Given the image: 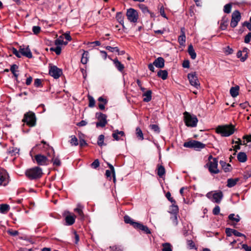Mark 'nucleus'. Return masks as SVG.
Here are the masks:
<instances>
[{
    "instance_id": "obj_25",
    "label": "nucleus",
    "mask_w": 251,
    "mask_h": 251,
    "mask_svg": "<svg viewBox=\"0 0 251 251\" xmlns=\"http://www.w3.org/2000/svg\"><path fill=\"white\" fill-rule=\"evenodd\" d=\"M152 92L151 90H148L143 94L144 97L143 101L144 102H149L151 100Z\"/></svg>"
},
{
    "instance_id": "obj_9",
    "label": "nucleus",
    "mask_w": 251,
    "mask_h": 251,
    "mask_svg": "<svg viewBox=\"0 0 251 251\" xmlns=\"http://www.w3.org/2000/svg\"><path fill=\"white\" fill-rule=\"evenodd\" d=\"M187 77L189 82L192 86H194L197 89L200 88V83L198 80L196 72L188 74Z\"/></svg>"
},
{
    "instance_id": "obj_24",
    "label": "nucleus",
    "mask_w": 251,
    "mask_h": 251,
    "mask_svg": "<svg viewBox=\"0 0 251 251\" xmlns=\"http://www.w3.org/2000/svg\"><path fill=\"white\" fill-rule=\"evenodd\" d=\"M125 135V133L123 131H118V130H114L112 133L113 137L117 141L120 140V136H123Z\"/></svg>"
},
{
    "instance_id": "obj_15",
    "label": "nucleus",
    "mask_w": 251,
    "mask_h": 251,
    "mask_svg": "<svg viewBox=\"0 0 251 251\" xmlns=\"http://www.w3.org/2000/svg\"><path fill=\"white\" fill-rule=\"evenodd\" d=\"M9 182L7 173L3 170H0V185L6 186Z\"/></svg>"
},
{
    "instance_id": "obj_53",
    "label": "nucleus",
    "mask_w": 251,
    "mask_h": 251,
    "mask_svg": "<svg viewBox=\"0 0 251 251\" xmlns=\"http://www.w3.org/2000/svg\"><path fill=\"white\" fill-rule=\"evenodd\" d=\"M12 52L17 57L20 58L21 57L20 50L18 51L15 48H12L11 49Z\"/></svg>"
},
{
    "instance_id": "obj_16",
    "label": "nucleus",
    "mask_w": 251,
    "mask_h": 251,
    "mask_svg": "<svg viewBox=\"0 0 251 251\" xmlns=\"http://www.w3.org/2000/svg\"><path fill=\"white\" fill-rule=\"evenodd\" d=\"M20 52L21 53V55L25 56L28 58H31L32 57V54L28 47L25 48L20 47Z\"/></svg>"
},
{
    "instance_id": "obj_60",
    "label": "nucleus",
    "mask_w": 251,
    "mask_h": 251,
    "mask_svg": "<svg viewBox=\"0 0 251 251\" xmlns=\"http://www.w3.org/2000/svg\"><path fill=\"white\" fill-rule=\"evenodd\" d=\"M233 229L226 228V233L227 236H231L233 233Z\"/></svg>"
},
{
    "instance_id": "obj_45",
    "label": "nucleus",
    "mask_w": 251,
    "mask_h": 251,
    "mask_svg": "<svg viewBox=\"0 0 251 251\" xmlns=\"http://www.w3.org/2000/svg\"><path fill=\"white\" fill-rule=\"evenodd\" d=\"M50 50L54 51L57 55H59L61 52V48L60 46H56L55 48H51Z\"/></svg>"
},
{
    "instance_id": "obj_26",
    "label": "nucleus",
    "mask_w": 251,
    "mask_h": 251,
    "mask_svg": "<svg viewBox=\"0 0 251 251\" xmlns=\"http://www.w3.org/2000/svg\"><path fill=\"white\" fill-rule=\"evenodd\" d=\"M188 52L192 59H195L196 58L197 55L192 45L188 46Z\"/></svg>"
},
{
    "instance_id": "obj_52",
    "label": "nucleus",
    "mask_w": 251,
    "mask_h": 251,
    "mask_svg": "<svg viewBox=\"0 0 251 251\" xmlns=\"http://www.w3.org/2000/svg\"><path fill=\"white\" fill-rule=\"evenodd\" d=\"M172 211L171 212V215L173 214V213H176V214H177L178 208V206L176 205H175V203H173L172 205Z\"/></svg>"
},
{
    "instance_id": "obj_7",
    "label": "nucleus",
    "mask_w": 251,
    "mask_h": 251,
    "mask_svg": "<svg viewBox=\"0 0 251 251\" xmlns=\"http://www.w3.org/2000/svg\"><path fill=\"white\" fill-rule=\"evenodd\" d=\"M183 146L186 148H193L196 151H200L205 148V145L201 142L192 140L185 142Z\"/></svg>"
},
{
    "instance_id": "obj_34",
    "label": "nucleus",
    "mask_w": 251,
    "mask_h": 251,
    "mask_svg": "<svg viewBox=\"0 0 251 251\" xmlns=\"http://www.w3.org/2000/svg\"><path fill=\"white\" fill-rule=\"evenodd\" d=\"M178 41L180 45L184 46L186 41V37L184 32L182 31L181 34L179 36Z\"/></svg>"
},
{
    "instance_id": "obj_14",
    "label": "nucleus",
    "mask_w": 251,
    "mask_h": 251,
    "mask_svg": "<svg viewBox=\"0 0 251 251\" xmlns=\"http://www.w3.org/2000/svg\"><path fill=\"white\" fill-rule=\"evenodd\" d=\"M96 115L97 116L99 122L96 123L97 127H104L107 124L106 115L101 113H97Z\"/></svg>"
},
{
    "instance_id": "obj_19",
    "label": "nucleus",
    "mask_w": 251,
    "mask_h": 251,
    "mask_svg": "<svg viewBox=\"0 0 251 251\" xmlns=\"http://www.w3.org/2000/svg\"><path fill=\"white\" fill-rule=\"evenodd\" d=\"M164 59L162 57H159L156 59L153 63L155 67L162 68L164 67Z\"/></svg>"
},
{
    "instance_id": "obj_49",
    "label": "nucleus",
    "mask_w": 251,
    "mask_h": 251,
    "mask_svg": "<svg viewBox=\"0 0 251 251\" xmlns=\"http://www.w3.org/2000/svg\"><path fill=\"white\" fill-rule=\"evenodd\" d=\"M105 49L112 52H119V50L118 47H111L110 46H106Z\"/></svg>"
},
{
    "instance_id": "obj_22",
    "label": "nucleus",
    "mask_w": 251,
    "mask_h": 251,
    "mask_svg": "<svg viewBox=\"0 0 251 251\" xmlns=\"http://www.w3.org/2000/svg\"><path fill=\"white\" fill-rule=\"evenodd\" d=\"M220 164L222 166L225 172H229L231 170V167L229 164H227L224 161H220Z\"/></svg>"
},
{
    "instance_id": "obj_55",
    "label": "nucleus",
    "mask_w": 251,
    "mask_h": 251,
    "mask_svg": "<svg viewBox=\"0 0 251 251\" xmlns=\"http://www.w3.org/2000/svg\"><path fill=\"white\" fill-rule=\"evenodd\" d=\"M91 167L94 169L97 168L100 166V162L98 159H96L91 164Z\"/></svg>"
},
{
    "instance_id": "obj_35",
    "label": "nucleus",
    "mask_w": 251,
    "mask_h": 251,
    "mask_svg": "<svg viewBox=\"0 0 251 251\" xmlns=\"http://www.w3.org/2000/svg\"><path fill=\"white\" fill-rule=\"evenodd\" d=\"M68 44L67 41H64L63 38L62 36H60L55 41V44L56 46H60V45H66Z\"/></svg>"
},
{
    "instance_id": "obj_28",
    "label": "nucleus",
    "mask_w": 251,
    "mask_h": 251,
    "mask_svg": "<svg viewBox=\"0 0 251 251\" xmlns=\"http://www.w3.org/2000/svg\"><path fill=\"white\" fill-rule=\"evenodd\" d=\"M239 179L238 178H229L227 181V186L229 188L232 187L234 186L237 182L238 181Z\"/></svg>"
},
{
    "instance_id": "obj_47",
    "label": "nucleus",
    "mask_w": 251,
    "mask_h": 251,
    "mask_svg": "<svg viewBox=\"0 0 251 251\" xmlns=\"http://www.w3.org/2000/svg\"><path fill=\"white\" fill-rule=\"evenodd\" d=\"M104 139V136L103 135L101 134L99 136L98 142H97L99 146L101 147L104 145V144H103Z\"/></svg>"
},
{
    "instance_id": "obj_58",
    "label": "nucleus",
    "mask_w": 251,
    "mask_h": 251,
    "mask_svg": "<svg viewBox=\"0 0 251 251\" xmlns=\"http://www.w3.org/2000/svg\"><path fill=\"white\" fill-rule=\"evenodd\" d=\"M187 245L190 249H196L195 245L194 242L191 240L187 241Z\"/></svg>"
},
{
    "instance_id": "obj_30",
    "label": "nucleus",
    "mask_w": 251,
    "mask_h": 251,
    "mask_svg": "<svg viewBox=\"0 0 251 251\" xmlns=\"http://www.w3.org/2000/svg\"><path fill=\"white\" fill-rule=\"evenodd\" d=\"M230 94L232 97L235 98L239 94V87H232L230 88Z\"/></svg>"
},
{
    "instance_id": "obj_12",
    "label": "nucleus",
    "mask_w": 251,
    "mask_h": 251,
    "mask_svg": "<svg viewBox=\"0 0 251 251\" xmlns=\"http://www.w3.org/2000/svg\"><path fill=\"white\" fill-rule=\"evenodd\" d=\"M35 159L39 165L45 166L49 164L50 160L45 155L38 154L35 156Z\"/></svg>"
},
{
    "instance_id": "obj_31",
    "label": "nucleus",
    "mask_w": 251,
    "mask_h": 251,
    "mask_svg": "<svg viewBox=\"0 0 251 251\" xmlns=\"http://www.w3.org/2000/svg\"><path fill=\"white\" fill-rule=\"evenodd\" d=\"M228 219L232 222L238 223L240 220V218L238 215H235L234 214H230L228 216Z\"/></svg>"
},
{
    "instance_id": "obj_4",
    "label": "nucleus",
    "mask_w": 251,
    "mask_h": 251,
    "mask_svg": "<svg viewBox=\"0 0 251 251\" xmlns=\"http://www.w3.org/2000/svg\"><path fill=\"white\" fill-rule=\"evenodd\" d=\"M184 122L186 126L188 127H196L198 122L197 117L194 115H191L187 112L184 113Z\"/></svg>"
},
{
    "instance_id": "obj_48",
    "label": "nucleus",
    "mask_w": 251,
    "mask_h": 251,
    "mask_svg": "<svg viewBox=\"0 0 251 251\" xmlns=\"http://www.w3.org/2000/svg\"><path fill=\"white\" fill-rule=\"evenodd\" d=\"M242 55V52L240 50L238 51V52L237 53V56L238 58H240V60L242 62H244L245 61L247 57H248V55L247 54V53L245 54V56L243 57H241V56Z\"/></svg>"
},
{
    "instance_id": "obj_36",
    "label": "nucleus",
    "mask_w": 251,
    "mask_h": 251,
    "mask_svg": "<svg viewBox=\"0 0 251 251\" xmlns=\"http://www.w3.org/2000/svg\"><path fill=\"white\" fill-rule=\"evenodd\" d=\"M10 209V206L6 204H2L0 205V212L1 213H6Z\"/></svg>"
},
{
    "instance_id": "obj_17",
    "label": "nucleus",
    "mask_w": 251,
    "mask_h": 251,
    "mask_svg": "<svg viewBox=\"0 0 251 251\" xmlns=\"http://www.w3.org/2000/svg\"><path fill=\"white\" fill-rule=\"evenodd\" d=\"M134 228L141 230L142 231H143L145 233L147 234L151 233V231L149 228L147 226H144L140 223H135Z\"/></svg>"
},
{
    "instance_id": "obj_43",
    "label": "nucleus",
    "mask_w": 251,
    "mask_h": 251,
    "mask_svg": "<svg viewBox=\"0 0 251 251\" xmlns=\"http://www.w3.org/2000/svg\"><path fill=\"white\" fill-rule=\"evenodd\" d=\"M71 139L70 140V144L72 146H77L78 145V142L77 138L75 135H72L71 136Z\"/></svg>"
},
{
    "instance_id": "obj_6",
    "label": "nucleus",
    "mask_w": 251,
    "mask_h": 251,
    "mask_svg": "<svg viewBox=\"0 0 251 251\" xmlns=\"http://www.w3.org/2000/svg\"><path fill=\"white\" fill-rule=\"evenodd\" d=\"M209 162L206 164L208 168L209 171L211 174H216L219 172L218 169V160L216 158H213L211 155L208 157Z\"/></svg>"
},
{
    "instance_id": "obj_20",
    "label": "nucleus",
    "mask_w": 251,
    "mask_h": 251,
    "mask_svg": "<svg viewBox=\"0 0 251 251\" xmlns=\"http://www.w3.org/2000/svg\"><path fill=\"white\" fill-rule=\"evenodd\" d=\"M75 216L74 214H70L69 215L66 216L65 217V221L66 223V225L68 226H71L74 224L75 222Z\"/></svg>"
},
{
    "instance_id": "obj_11",
    "label": "nucleus",
    "mask_w": 251,
    "mask_h": 251,
    "mask_svg": "<svg viewBox=\"0 0 251 251\" xmlns=\"http://www.w3.org/2000/svg\"><path fill=\"white\" fill-rule=\"evenodd\" d=\"M49 74L54 78L57 79L62 74V71L56 66H51L50 67Z\"/></svg>"
},
{
    "instance_id": "obj_27",
    "label": "nucleus",
    "mask_w": 251,
    "mask_h": 251,
    "mask_svg": "<svg viewBox=\"0 0 251 251\" xmlns=\"http://www.w3.org/2000/svg\"><path fill=\"white\" fill-rule=\"evenodd\" d=\"M237 159L240 162H245L247 161V156L245 152H240L237 155Z\"/></svg>"
},
{
    "instance_id": "obj_56",
    "label": "nucleus",
    "mask_w": 251,
    "mask_h": 251,
    "mask_svg": "<svg viewBox=\"0 0 251 251\" xmlns=\"http://www.w3.org/2000/svg\"><path fill=\"white\" fill-rule=\"evenodd\" d=\"M251 40V32H249L248 33L247 35L245 36L244 39V42L245 43H249Z\"/></svg>"
},
{
    "instance_id": "obj_59",
    "label": "nucleus",
    "mask_w": 251,
    "mask_h": 251,
    "mask_svg": "<svg viewBox=\"0 0 251 251\" xmlns=\"http://www.w3.org/2000/svg\"><path fill=\"white\" fill-rule=\"evenodd\" d=\"M220 208L218 205L216 206L213 209V213L215 215H217L220 213Z\"/></svg>"
},
{
    "instance_id": "obj_54",
    "label": "nucleus",
    "mask_w": 251,
    "mask_h": 251,
    "mask_svg": "<svg viewBox=\"0 0 251 251\" xmlns=\"http://www.w3.org/2000/svg\"><path fill=\"white\" fill-rule=\"evenodd\" d=\"M166 197L168 199V200L173 203H176L175 200L171 197V195L170 192H167L166 194Z\"/></svg>"
},
{
    "instance_id": "obj_13",
    "label": "nucleus",
    "mask_w": 251,
    "mask_h": 251,
    "mask_svg": "<svg viewBox=\"0 0 251 251\" xmlns=\"http://www.w3.org/2000/svg\"><path fill=\"white\" fill-rule=\"evenodd\" d=\"M241 20V15L239 11L235 10L232 14V18L230 22V26L232 27H235L238 22Z\"/></svg>"
},
{
    "instance_id": "obj_23",
    "label": "nucleus",
    "mask_w": 251,
    "mask_h": 251,
    "mask_svg": "<svg viewBox=\"0 0 251 251\" xmlns=\"http://www.w3.org/2000/svg\"><path fill=\"white\" fill-rule=\"evenodd\" d=\"M157 175L160 177L162 178L165 174V168L162 165H157Z\"/></svg>"
},
{
    "instance_id": "obj_51",
    "label": "nucleus",
    "mask_w": 251,
    "mask_h": 251,
    "mask_svg": "<svg viewBox=\"0 0 251 251\" xmlns=\"http://www.w3.org/2000/svg\"><path fill=\"white\" fill-rule=\"evenodd\" d=\"M150 127L151 130L156 133H159L160 132L159 127L156 125H151Z\"/></svg>"
},
{
    "instance_id": "obj_46",
    "label": "nucleus",
    "mask_w": 251,
    "mask_h": 251,
    "mask_svg": "<svg viewBox=\"0 0 251 251\" xmlns=\"http://www.w3.org/2000/svg\"><path fill=\"white\" fill-rule=\"evenodd\" d=\"M116 18L121 24L123 25L124 24V18L121 13H117L116 14Z\"/></svg>"
},
{
    "instance_id": "obj_5",
    "label": "nucleus",
    "mask_w": 251,
    "mask_h": 251,
    "mask_svg": "<svg viewBox=\"0 0 251 251\" xmlns=\"http://www.w3.org/2000/svg\"><path fill=\"white\" fill-rule=\"evenodd\" d=\"M23 122L26 123L29 126H34L36 123V119L34 113L31 111L26 113L24 115Z\"/></svg>"
},
{
    "instance_id": "obj_61",
    "label": "nucleus",
    "mask_w": 251,
    "mask_h": 251,
    "mask_svg": "<svg viewBox=\"0 0 251 251\" xmlns=\"http://www.w3.org/2000/svg\"><path fill=\"white\" fill-rule=\"evenodd\" d=\"M233 50L231 48H230L229 46L226 47L225 49V52L227 54H232L233 53Z\"/></svg>"
},
{
    "instance_id": "obj_33",
    "label": "nucleus",
    "mask_w": 251,
    "mask_h": 251,
    "mask_svg": "<svg viewBox=\"0 0 251 251\" xmlns=\"http://www.w3.org/2000/svg\"><path fill=\"white\" fill-rule=\"evenodd\" d=\"M157 75L163 80H165L168 77V72L166 70H159L157 73Z\"/></svg>"
},
{
    "instance_id": "obj_10",
    "label": "nucleus",
    "mask_w": 251,
    "mask_h": 251,
    "mask_svg": "<svg viewBox=\"0 0 251 251\" xmlns=\"http://www.w3.org/2000/svg\"><path fill=\"white\" fill-rule=\"evenodd\" d=\"M126 16L127 19L132 23H136L138 19V14L136 10L133 8L127 10Z\"/></svg>"
},
{
    "instance_id": "obj_63",
    "label": "nucleus",
    "mask_w": 251,
    "mask_h": 251,
    "mask_svg": "<svg viewBox=\"0 0 251 251\" xmlns=\"http://www.w3.org/2000/svg\"><path fill=\"white\" fill-rule=\"evenodd\" d=\"M243 25L244 26H246L250 31H251V23H249L248 22H245L243 23Z\"/></svg>"
},
{
    "instance_id": "obj_37",
    "label": "nucleus",
    "mask_w": 251,
    "mask_h": 251,
    "mask_svg": "<svg viewBox=\"0 0 251 251\" xmlns=\"http://www.w3.org/2000/svg\"><path fill=\"white\" fill-rule=\"evenodd\" d=\"M89 53L88 51H84L82 55L81 62L83 64H86L88 60Z\"/></svg>"
},
{
    "instance_id": "obj_50",
    "label": "nucleus",
    "mask_w": 251,
    "mask_h": 251,
    "mask_svg": "<svg viewBox=\"0 0 251 251\" xmlns=\"http://www.w3.org/2000/svg\"><path fill=\"white\" fill-rule=\"evenodd\" d=\"M88 99H89V106L90 107H94L95 104V100L91 96H89Z\"/></svg>"
},
{
    "instance_id": "obj_29",
    "label": "nucleus",
    "mask_w": 251,
    "mask_h": 251,
    "mask_svg": "<svg viewBox=\"0 0 251 251\" xmlns=\"http://www.w3.org/2000/svg\"><path fill=\"white\" fill-rule=\"evenodd\" d=\"M139 7L144 14H150L151 17H152L154 16V14L152 12H151L148 9V8L145 5L143 4H139Z\"/></svg>"
},
{
    "instance_id": "obj_57",
    "label": "nucleus",
    "mask_w": 251,
    "mask_h": 251,
    "mask_svg": "<svg viewBox=\"0 0 251 251\" xmlns=\"http://www.w3.org/2000/svg\"><path fill=\"white\" fill-rule=\"evenodd\" d=\"M41 31V28L39 26H34L32 27V31L35 34H38Z\"/></svg>"
},
{
    "instance_id": "obj_41",
    "label": "nucleus",
    "mask_w": 251,
    "mask_h": 251,
    "mask_svg": "<svg viewBox=\"0 0 251 251\" xmlns=\"http://www.w3.org/2000/svg\"><path fill=\"white\" fill-rule=\"evenodd\" d=\"M124 221L126 224H129L132 225L134 227V224L137 223V222H133V220L131 219V218L127 215L124 216Z\"/></svg>"
},
{
    "instance_id": "obj_3",
    "label": "nucleus",
    "mask_w": 251,
    "mask_h": 251,
    "mask_svg": "<svg viewBox=\"0 0 251 251\" xmlns=\"http://www.w3.org/2000/svg\"><path fill=\"white\" fill-rule=\"evenodd\" d=\"M42 170L39 167H35L26 171L25 175L30 179H37L41 177Z\"/></svg>"
},
{
    "instance_id": "obj_64",
    "label": "nucleus",
    "mask_w": 251,
    "mask_h": 251,
    "mask_svg": "<svg viewBox=\"0 0 251 251\" xmlns=\"http://www.w3.org/2000/svg\"><path fill=\"white\" fill-rule=\"evenodd\" d=\"M242 248L246 251H251V247L246 244H243L242 245Z\"/></svg>"
},
{
    "instance_id": "obj_18",
    "label": "nucleus",
    "mask_w": 251,
    "mask_h": 251,
    "mask_svg": "<svg viewBox=\"0 0 251 251\" xmlns=\"http://www.w3.org/2000/svg\"><path fill=\"white\" fill-rule=\"evenodd\" d=\"M107 165H108V167H109V168L110 169V171L107 170L105 172V175L107 176V177H110L111 178V173H112V175L114 177L113 180H114V181L115 182L116 181V178H115V173L114 167L111 164H110L109 163H107Z\"/></svg>"
},
{
    "instance_id": "obj_62",
    "label": "nucleus",
    "mask_w": 251,
    "mask_h": 251,
    "mask_svg": "<svg viewBox=\"0 0 251 251\" xmlns=\"http://www.w3.org/2000/svg\"><path fill=\"white\" fill-rule=\"evenodd\" d=\"M41 83H42V81L40 79L36 78L35 79L34 84L35 86L38 87L41 85Z\"/></svg>"
},
{
    "instance_id": "obj_38",
    "label": "nucleus",
    "mask_w": 251,
    "mask_h": 251,
    "mask_svg": "<svg viewBox=\"0 0 251 251\" xmlns=\"http://www.w3.org/2000/svg\"><path fill=\"white\" fill-rule=\"evenodd\" d=\"M170 219L172 221V224L174 226H176L178 225V220H177V214H176V213H173L171 215L170 217Z\"/></svg>"
},
{
    "instance_id": "obj_44",
    "label": "nucleus",
    "mask_w": 251,
    "mask_h": 251,
    "mask_svg": "<svg viewBox=\"0 0 251 251\" xmlns=\"http://www.w3.org/2000/svg\"><path fill=\"white\" fill-rule=\"evenodd\" d=\"M232 5L231 3H228L224 6V11L226 13H229L231 12Z\"/></svg>"
},
{
    "instance_id": "obj_39",
    "label": "nucleus",
    "mask_w": 251,
    "mask_h": 251,
    "mask_svg": "<svg viewBox=\"0 0 251 251\" xmlns=\"http://www.w3.org/2000/svg\"><path fill=\"white\" fill-rule=\"evenodd\" d=\"M162 251H172V246L169 243H165L162 244Z\"/></svg>"
},
{
    "instance_id": "obj_42",
    "label": "nucleus",
    "mask_w": 251,
    "mask_h": 251,
    "mask_svg": "<svg viewBox=\"0 0 251 251\" xmlns=\"http://www.w3.org/2000/svg\"><path fill=\"white\" fill-rule=\"evenodd\" d=\"M136 134L139 139L141 140H143L144 139L143 133L141 129L138 127L136 128Z\"/></svg>"
},
{
    "instance_id": "obj_8",
    "label": "nucleus",
    "mask_w": 251,
    "mask_h": 251,
    "mask_svg": "<svg viewBox=\"0 0 251 251\" xmlns=\"http://www.w3.org/2000/svg\"><path fill=\"white\" fill-rule=\"evenodd\" d=\"M206 196L212 201L219 203L223 199V194L221 191L216 192L214 194H212V192H210L207 193Z\"/></svg>"
},
{
    "instance_id": "obj_1",
    "label": "nucleus",
    "mask_w": 251,
    "mask_h": 251,
    "mask_svg": "<svg viewBox=\"0 0 251 251\" xmlns=\"http://www.w3.org/2000/svg\"><path fill=\"white\" fill-rule=\"evenodd\" d=\"M43 145H37L36 146L40 148L41 151L45 152L48 157H51V161L54 166H59L61 165V162L58 157L55 158V152L52 147L50 146L48 144L44 141L41 142Z\"/></svg>"
},
{
    "instance_id": "obj_2",
    "label": "nucleus",
    "mask_w": 251,
    "mask_h": 251,
    "mask_svg": "<svg viewBox=\"0 0 251 251\" xmlns=\"http://www.w3.org/2000/svg\"><path fill=\"white\" fill-rule=\"evenodd\" d=\"M234 126L232 125L219 126L216 129L217 133L223 137H228L233 134L235 131Z\"/></svg>"
},
{
    "instance_id": "obj_21",
    "label": "nucleus",
    "mask_w": 251,
    "mask_h": 251,
    "mask_svg": "<svg viewBox=\"0 0 251 251\" xmlns=\"http://www.w3.org/2000/svg\"><path fill=\"white\" fill-rule=\"evenodd\" d=\"M113 62L115 67L118 69L119 71L122 72L124 71L125 68L124 65L122 64L117 58L113 59Z\"/></svg>"
},
{
    "instance_id": "obj_32",
    "label": "nucleus",
    "mask_w": 251,
    "mask_h": 251,
    "mask_svg": "<svg viewBox=\"0 0 251 251\" xmlns=\"http://www.w3.org/2000/svg\"><path fill=\"white\" fill-rule=\"evenodd\" d=\"M82 209L83 207L80 204H78L77 207L75 209V211L78 214L81 219H83L84 218Z\"/></svg>"
},
{
    "instance_id": "obj_40",
    "label": "nucleus",
    "mask_w": 251,
    "mask_h": 251,
    "mask_svg": "<svg viewBox=\"0 0 251 251\" xmlns=\"http://www.w3.org/2000/svg\"><path fill=\"white\" fill-rule=\"evenodd\" d=\"M20 150L17 148L11 147L8 150V152L11 155H16L19 154Z\"/></svg>"
}]
</instances>
